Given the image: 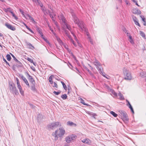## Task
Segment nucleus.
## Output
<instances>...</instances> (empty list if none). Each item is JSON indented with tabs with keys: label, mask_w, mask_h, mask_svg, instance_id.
<instances>
[{
	"label": "nucleus",
	"mask_w": 146,
	"mask_h": 146,
	"mask_svg": "<svg viewBox=\"0 0 146 146\" xmlns=\"http://www.w3.org/2000/svg\"><path fill=\"white\" fill-rule=\"evenodd\" d=\"M58 18L60 20H61L62 23H63L64 24L66 22V19L64 17L63 15L61 14L59 16H58Z\"/></svg>",
	"instance_id": "obj_12"
},
{
	"label": "nucleus",
	"mask_w": 146,
	"mask_h": 146,
	"mask_svg": "<svg viewBox=\"0 0 146 146\" xmlns=\"http://www.w3.org/2000/svg\"><path fill=\"white\" fill-rule=\"evenodd\" d=\"M71 33L73 35V36H74V38L75 40L78 43L79 41L78 40L76 36H75V35L74 34V33L72 32H71Z\"/></svg>",
	"instance_id": "obj_32"
},
{
	"label": "nucleus",
	"mask_w": 146,
	"mask_h": 146,
	"mask_svg": "<svg viewBox=\"0 0 146 146\" xmlns=\"http://www.w3.org/2000/svg\"><path fill=\"white\" fill-rule=\"evenodd\" d=\"M67 96L66 94H64L62 95L61 96V97L62 98L63 100L66 99L67 98Z\"/></svg>",
	"instance_id": "obj_33"
},
{
	"label": "nucleus",
	"mask_w": 146,
	"mask_h": 146,
	"mask_svg": "<svg viewBox=\"0 0 146 146\" xmlns=\"http://www.w3.org/2000/svg\"><path fill=\"white\" fill-rule=\"evenodd\" d=\"M80 102L83 105L87 106H89L88 104H86L84 102V100H83L82 98H80Z\"/></svg>",
	"instance_id": "obj_30"
},
{
	"label": "nucleus",
	"mask_w": 146,
	"mask_h": 146,
	"mask_svg": "<svg viewBox=\"0 0 146 146\" xmlns=\"http://www.w3.org/2000/svg\"><path fill=\"white\" fill-rule=\"evenodd\" d=\"M75 137H76V136L73 135L68 136L66 137V141L67 143H69L74 141Z\"/></svg>",
	"instance_id": "obj_9"
},
{
	"label": "nucleus",
	"mask_w": 146,
	"mask_h": 146,
	"mask_svg": "<svg viewBox=\"0 0 146 146\" xmlns=\"http://www.w3.org/2000/svg\"><path fill=\"white\" fill-rule=\"evenodd\" d=\"M20 77L23 80L24 82L25 83L27 86L28 87H29L30 85H29V82H28V81L27 80V79L26 78L22 75H20Z\"/></svg>",
	"instance_id": "obj_11"
},
{
	"label": "nucleus",
	"mask_w": 146,
	"mask_h": 146,
	"mask_svg": "<svg viewBox=\"0 0 146 146\" xmlns=\"http://www.w3.org/2000/svg\"><path fill=\"white\" fill-rule=\"evenodd\" d=\"M32 85L31 86V90L34 92L36 91V90L35 88V84H32Z\"/></svg>",
	"instance_id": "obj_23"
},
{
	"label": "nucleus",
	"mask_w": 146,
	"mask_h": 146,
	"mask_svg": "<svg viewBox=\"0 0 146 146\" xmlns=\"http://www.w3.org/2000/svg\"><path fill=\"white\" fill-rule=\"evenodd\" d=\"M20 11L21 12L22 14L26 18H27V17H26V16H25L24 14V12L22 10H20Z\"/></svg>",
	"instance_id": "obj_55"
},
{
	"label": "nucleus",
	"mask_w": 146,
	"mask_h": 146,
	"mask_svg": "<svg viewBox=\"0 0 146 146\" xmlns=\"http://www.w3.org/2000/svg\"><path fill=\"white\" fill-rule=\"evenodd\" d=\"M28 75V78L29 81L32 84H35V82L34 79L32 78V76L30 75L28 73H27Z\"/></svg>",
	"instance_id": "obj_14"
},
{
	"label": "nucleus",
	"mask_w": 146,
	"mask_h": 146,
	"mask_svg": "<svg viewBox=\"0 0 146 146\" xmlns=\"http://www.w3.org/2000/svg\"><path fill=\"white\" fill-rule=\"evenodd\" d=\"M89 114L90 115L93 117L94 118H95V117L97 116L96 114L94 113L90 112L89 113Z\"/></svg>",
	"instance_id": "obj_34"
},
{
	"label": "nucleus",
	"mask_w": 146,
	"mask_h": 146,
	"mask_svg": "<svg viewBox=\"0 0 146 146\" xmlns=\"http://www.w3.org/2000/svg\"><path fill=\"white\" fill-rule=\"evenodd\" d=\"M110 113L114 117H116L117 116V115L113 111H111Z\"/></svg>",
	"instance_id": "obj_38"
},
{
	"label": "nucleus",
	"mask_w": 146,
	"mask_h": 146,
	"mask_svg": "<svg viewBox=\"0 0 146 146\" xmlns=\"http://www.w3.org/2000/svg\"><path fill=\"white\" fill-rule=\"evenodd\" d=\"M118 96H119V99L120 100H124L125 98L123 96V95L120 92H119L118 94Z\"/></svg>",
	"instance_id": "obj_24"
},
{
	"label": "nucleus",
	"mask_w": 146,
	"mask_h": 146,
	"mask_svg": "<svg viewBox=\"0 0 146 146\" xmlns=\"http://www.w3.org/2000/svg\"><path fill=\"white\" fill-rule=\"evenodd\" d=\"M124 31L126 34H127V36H128L129 35H130L129 33H128V31L125 29H124Z\"/></svg>",
	"instance_id": "obj_47"
},
{
	"label": "nucleus",
	"mask_w": 146,
	"mask_h": 146,
	"mask_svg": "<svg viewBox=\"0 0 146 146\" xmlns=\"http://www.w3.org/2000/svg\"><path fill=\"white\" fill-rule=\"evenodd\" d=\"M6 57L8 61H10L11 59V56L9 54H7L6 56Z\"/></svg>",
	"instance_id": "obj_39"
},
{
	"label": "nucleus",
	"mask_w": 146,
	"mask_h": 146,
	"mask_svg": "<svg viewBox=\"0 0 146 146\" xmlns=\"http://www.w3.org/2000/svg\"><path fill=\"white\" fill-rule=\"evenodd\" d=\"M123 72L125 76V80H131L132 79V76L130 72L126 68H124L123 69Z\"/></svg>",
	"instance_id": "obj_4"
},
{
	"label": "nucleus",
	"mask_w": 146,
	"mask_h": 146,
	"mask_svg": "<svg viewBox=\"0 0 146 146\" xmlns=\"http://www.w3.org/2000/svg\"><path fill=\"white\" fill-rule=\"evenodd\" d=\"M111 93L114 96H117V94L113 90L111 91Z\"/></svg>",
	"instance_id": "obj_43"
},
{
	"label": "nucleus",
	"mask_w": 146,
	"mask_h": 146,
	"mask_svg": "<svg viewBox=\"0 0 146 146\" xmlns=\"http://www.w3.org/2000/svg\"><path fill=\"white\" fill-rule=\"evenodd\" d=\"M65 32L67 36H68L69 38H70V36L69 35L67 31L66 30H65Z\"/></svg>",
	"instance_id": "obj_42"
},
{
	"label": "nucleus",
	"mask_w": 146,
	"mask_h": 146,
	"mask_svg": "<svg viewBox=\"0 0 146 146\" xmlns=\"http://www.w3.org/2000/svg\"><path fill=\"white\" fill-rule=\"evenodd\" d=\"M140 76L142 78H145L146 77V72L142 71L140 73Z\"/></svg>",
	"instance_id": "obj_17"
},
{
	"label": "nucleus",
	"mask_w": 146,
	"mask_h": 146,
	"mask_svg": "<svg viewBox=\"0 0 146 146\" xmlns=\"http://www.w3.org/2000/svg\"><path fill=\"white\" fill-rule=\"evenodd\" d=\"M84 68L90 74L92 77H94V76L93 74L85 66H83Z\"/></svg>",
	"instance_id": "obj_18"
},
{
	"label": "nucleus",
	"mask_w": 146,
	"mask_h": 146,
	"mask_svg": "<svg viewBox=\"0 0 146 146\" xmlns=\"http://www.w3.org/2000/svg\"><path fill=\"white\" fill-rule=\"evenodd\" d=\"M61 83L62 84L63 86V87L64 88V89L65 90H67V86H66V85H65V83H64V82H63L61 81Z\"/></svg>",
	"instance_id": "obj_31"
},
{
	"label": "nucleus",
	"mask_w": 146,
	"mask_h": 146,
	"mask_svg": "<svg viewBox=\"0 0 146 146\" xmlns=\"http://www.w3.org/2000/svg\"><path fill=\"white\" fill-rule=\"evenodd\" d=\"M139 33L141 36L144 39H146L145 34L143 32L141 31H140Z\"/></svg>",
	"instance_id": "obj_22"
},
{
	"label": "nucleus",
	"mask_w": 146,
	"mask_h": 146,
	"mask_svg": "<svg viewBox=\"0 0 146 146\" xmlns=\"http://www.w3.org/2000/svg\"><path fill=\"white\" fill-rule=\"evenodd\" d=\"M3 61H4L5 62V63H6V64H8V65L9 66H10V65L9 64V63L7 61V60H5V58H3Z\"/></svg>",
	"instance_id": "obj_49"
},
{
	"label": "nucleus",
	"mask_w": 146,
	"mask_h": 146,
	"mask_svg": "<svg viewBox=\"0 0 146 146\" xmlns=\"http://www.w3.org/2000/svg\"><path fill=\"white\" fill-rule=\"evenodd\" d=\"M26 17H28L29 18V19L33 23H35L36 22L34 21L33 18L31 17L30 15L29 14H27L26 15Z\"/></svg>",
	"instance_id": "obj_16"
},
{
	"label": "nucleus",
	"mask_w": 146,
	"mask_h": 146,
	"mask_svg": "<svg viewBox=\"0 0 146 146\" xmlns=\"http://www.w3.org/2000/svg\"><path fill=\"white\" fill-rule=\"evenodd\" d=\"M70 12L71 13L73 20L74 23L78 25V27L80 29V30L82 31L84 29L85 31H86V30L85 29L84 27L83 22L80 21L79 19L78 18L76 15L73 12L72 10H71Z\"/></svg>",
	"instance_id": "obj_1"
},
{
	"label": "nucleus",
	"mask_w": 146,
	"mask_h": 146,
	"mask_svg": "<svg viewBox=\"0 0 146 146\" xmlns=\"http://www.w3.org/2000/svg\"><path fill=\"white\" fill-rule=\"evenodd\" d=\"M56 39L57 40V41H58V42H59V44H60L62 45L63 44V43L62 42V40H60V39L57 36H56Z\"/></svg>",
	"instance_id": "obj_26"
},
{
	"label": "nucleus",
	"mask_w": 146,
	"mask_h": 146,
	"mask_svg": "<svg viewBox=\"0 0 146 146\" xmlns=\"http://www.w3.org/2000/svg\"><path fill=\"white\" fill-rule=\"evenodd\" d=\"M93 63L96 66V68L98 71L101 72L102 68L100 62L98 60L96 59L93 62Z\"/></svg>",
	"instance_id": "obj_7"
},
{
	"label": "nucleus",
	"mask_w": 146,
	"mask_h": 146,
	"mask_svg": "<svg viewBox=\"0 0 146 146\" xmlns=\"http://www.w3.org/2000/svg\"><path fill=\"white\" fill-rule=\"evenodd\" d=\"M64 24L65 25L67 29L69 30L71 33V32H72L71 31V28L70 25L67 24L66 22L64 23Z\"/></svg>",
	"instance_id": "obj_20"
},
{
	"label": "nucleus",
	"mask_w": 146,
	"mask_h": 146,
	"mask_svg": "<svg viewBox=\"0 0 146 146\" xmlns=\"http://www.w3.org/2000/svg\"><path fill=\"white\" fill-rule=\"evenodd\" d=\"M41 37L44 40L45 38L44 37V36L43 35V34L42 35H40Z\"/></svg>",
	"instance_id": "obj_62"
},
{
	"label": "nucleus",
	"mask_w": 146,
	"mask_h": 146,
	"mask_svg": "<svg viewBox=\"0 0 146 146\" xmlns=\"http://www.w3.org/2000/svg\"><path fill=\"white\" fill-rule=\"evenodd\" d=\"M126 101L127 102V105L128 107L130 105H131L130 104V102H129V101L127 100H126Z\"/></svg>",
	"instance_id": "obj_56"
},
{
	"label": "nucleus",
	"mask_w": 146,
	"mask_h": 146,
	"mask_svg": "<svg viewBox=\"0 0 146 146\" xmlns=\"http://www.w3.org/2000/svg\"><path fill=\"white\" fill-rule=\"evenodd\" d=\"M16 81H17V85H20V83L19 81V79L17 78H16Z\"/></svg>",
	"instance_id": "obj_52"
},
{
	"label": "nucleus",
	"mask_w": 146,
	"mask_h": 146,
	"mask_svg": "<svg viewBox=\"0 0 146 146\" xmlns=\"http://www.w3.org/2000/svg\"><path fill=\"white\" fill-rule=\"evenodd\" d=\"M140 17L142 19V20L143 21V22L146 21L145 19L144 18V17L143 16L141 15Z\"/></svg>",
	"instance_id": "obj_51"
},
{
	"label": "nucleus",
	"mask_w": 146,
	"mask_h": 146,
	"mask_svg": "<svg viewBox=\"0 0 146 146\" xmlns=\"http://www.w3.org/2000/svg\"><path fill=\"white\" fill-rule=\"evenodd\" d=\"M129 42L132 44H134V42L132 39L129 40Z\"/></svg>",
	"instance_id": "obj_58"
},
{
	"label": "nucleus",
	"mask_w": 146,
	"mask_h": 146,
	"mask_svg": "<svg viewBox=\"0 0 146 146\" xmlns=\"http://www.w3.org/2000/svg\"><path fill=\"white\" fill-rule=\"evenodd\" d=\"M25 26L26 28L28 29L29 31L31 33H33V34H34V32H33V31L31 29H30L29 27L27 26L26 24H25Z\"/></svg>",
	"instance_id": "obj_37"
},
{
	"label": "nucleus",
	"mask_w": 146,
	"mask_h": 146,
	"mask_svg": "<svg viewBox=\"0 0 146 146\" xmlns=\"http://www.w3.org/2000/svg\"><path fill=\"white\" fill-rule=\"evenodd\" d=\"M17 87L19 89L22 88V87H21V86L20 84L17 85Z\"/></svg>",
	"instance_id": "obj_63"
},
{
	"label": "nucleus",
	"mask_w": 146,
	"mask_h": 146,
	"mask_svg": "<svg viewBox=\"0 0 146 146\" xmlns=\"http://www.w3.org/2000/svg\"><path fill=\"white\" fill-rule=\"evenodd\" d=\"M88 39H89V40H90V43L91 44H93V41H92V39H91V37H90V36H89V38Z\"/></svg>",
	"instance_id": "obj_53"
},
{
	"label": "nucleus",
	"mask_w": 146,
	"mask_h": 146,
	"mask_svg": "<svg viewBox=\"0 0 146 146\" xmlns=\"http://www.w3.org/2000/svg\"><path fill=\"white\" fill-rule=\"evenodd\" d=\"M19 90L20 92L21 93V95L23 96H24V91L23 90L22 88H21L19 89Z\"/></svg>",
	"instance_id": "obj_36"
},
{
	"label": "nucleus",
	"mask_w": 146,
	"mask_h": 146,
	"mask_svg": "<svg viewBox=\"0 0 146 146\" xmlns=\"http://www.w3.org/2000/svg\"><path fill=\"white\" fill-rule=\"evenodd\" d=\"M8 12H9L10 13H11L13 12L12 11V10L10 8H8Z\"/></svg>",
	"instance_id": "obj_57"
},
{
	"label": "nucleus",
	"mask_w": 146,
	"mask_h": 146,
	"mask_svg": "<svg viewBox=\"0 0 146 146\" xmlns=\"http://www.w3.org/2000/svg\"><path fill=\"white\" fill-rule=\"evenodd\" d=\"M53 93L54 94H55L56 95H58L60 93V91L56 92V91H54Z\"/></svg>",
	"instance_id": "obj_48"
},
{
	"label": "nucleus",
	"mask_w": 146,
	"mask_h": 146,
	"mask_svg": "<svg viewBox=\"0 0 146 146\" xmlns=\"http://www.w3.org/2000/svg\"><path fill=\"white\" fill-rule=\"evenodd\" d=\"M99 72L102 75L104 76V77H105V73H104V72H103V69H102V71H101V72H100V71H99Z\"/></svg>",
	"instance_id": "obj_44"
},
{
	"label": "nucleus",
	"mask_w": 146,
	"mask_h": 146,
	"mask_svg": "<svg viewBox=\"0 0 146 146\" xmlns=\"http://www.w3.org/2000/svg\"><path fill=\"white\" fill-rule=\"evenodd\" d=\"M27 60L30 62L31 63L33 62V61L32 59H31L30 58H27Z\"/></svg>",
	"instance_id": "obj_50"
},
{
	"label": "nucleus",
	"mask_w": 146,
	"mask_h": 146,
	"mask_svg": "<svg viewBox=\"0 0 146 146\" xmlns=\"http://www.w3.org/2000/svg\"><path fill=\"white\" fill-rule=\"evenodd\" d=\"M19 90L20 92L21 93V95L23 96H24V91L23 90L22 88H21L19 89Z\"/></svg>",
	"instance_id": "obj_35"
},
{
	"label": "nucleus",
	"mask_w": 146,
	"mask_h": 146,
	"mask_svg": "<svg viewBox=\"0 0 146 146\" xmlns=\"http://www.w3.org/2000/svg\"><path fill=\"white\" fill-rule=\"evenodd\" d=\"M82 141L84 143H86L88 145H90L91 144V141L88 138L84 139L82 140Z\"/></svg>",
	"instance_id": "obj_10"
},
{
	"label": "nucleus",
	"mask_w": 146,
	"mask_h": 146,
	"mask_svg": "<svg viewBox=\"0 0 146 146\" xmlns=\"http://www.w3.org/2000/svg\"><path fill=\"white\" fill-rule=\"evenodd\" d=\"M48 26L49 28L52 31V32L54 34V35H55L56 34L54 32V31L51 28V27L49 25H48Z\"/></svg>",
	"instance_id": "obj_45"
},
{
	"label": "nucleus",
	"mask_w": 146,
	"mask_h": 146,
	"mask_svg": "<svg viewBox=\"0 0 146 146\" xmlns=\"http://www.w3.org/2000/svg\"><path fill=\"white\" fill-rule=\"evenodd\" d=\"M53 86L54 87H55L56 88H58V85L56 83V82H54V85Z\"/></svg>",
	"instance_id": "obj_54"
},
{
	"label": "nucleus",
	"mask_w": 146,
	"mask_h": 146,
	"mask_svg": "<svg viewBox=\"0 0 146 146\" xmlns=\"http://www.w3.org/2000/svg\"><path fill=\"white\" fill-rule=\"evenodd\" d=\"M119 115L122 117V118L124 122L127 121L128 120V118L127 117V114L126 112L123 110H120L119 111Z\"/></svg>",
	"instance_id": "obj_5"
},
{
	"label": "nucleus",
	"mask_w": 146,
	"mask_h": 146,
	"mask_svg": "<svg viewBox=\"0 0 146 146\" xmlns=\"http://www.w3.org/2000/svg\"><path fill=\"white\" fill-rule=\"evenodd\" d=\"M59 125L61 126V125L59 122H56L54 123H53L47 125V127L50 129H52L53 128H56L58 127Z\"/></svg>",
	"instance_id": "obj_8"
},
{
	"label": "nucleus",
	"mask_w": 146,
	"mask_h": 146,
	"mask_svg": "<svg viewBox=\"0 0 146 146\" xmlns=\"http://www.w3.org/2000/svg\"><path fill=\"white\" fill-rule=\"evenodd\" d=\"M43 5L41 7V9L42 10V11H43V12L45 14H46H46H48V11H47V10H46L45 8V7H42Z\"/></svg>",
	"instance_id": "obj_21"
},
{
	"label": "nucleus",
	"mask_w": 146,
	"mask_h": 146,
	"mask_svg": "<svg viewBox=\"0 0 146 146\" xmlns=\"http://www.w3.org/2000/svg\"><path fill=\"white\" fill-rule=\"evenodd\" d=\"M65 132V130L62 128H59L55 131V133L53 136H54V139L56 140L58 139V136L59 137H61L63 135Z\"/></svg>",
	"instance_id": "obj_2"
},
{
	"label": "nucleus",
	"mask_w": 146,
	"mask_h": 146,
	"mask_svg": "<svg viewBox=\"0 0 146 146\" xmlns=\"http://www.w3.org/2000/svg\"><path fill=\"white\" fill-rule=\"evenodd\" d=\"M12 56L13 57V59L16 62H17L18 63H19V64H20V61H18L17 59L14 56V55H13L12 54H11Z\"/></svg>",
	"instance_id": "obj_28"
},
{
	"label": "nucleus",
	"mask_w": 146,
	"mask_h": 146,
	"mask_svg": "<svg viewBox=\"0 0 146 146\" xmlns=\"http://www.w3.org/2000/svg\"><path fill=\"white\" fill-rule=\"evenodd\" d=\"M44 40L47 43H48L49 44H50V43L49 41L47 40V39L45 38Z\"/></svg>",
	"instance_id": "obj_59"
},
{
	"label": "nucleus",
	"mask_w": 146,
	"mask_h": 146,
	"mask_svg": "<svg viewBox=\"0 0 146 146\" xmlns=\"http://www.w3.org/2000/svg\"><path fill=\"white\" fill-rule=\"evenodd\" d=\"M135 12H134V11H133V13H134L137 14H140L141 13V12L140 11L137 9H135Z\"/></svg>",
	"instance_id": "obj_25"
},
{
	"label": "nucleus",
	"mask_w": 146,
	"mask_h": 146,
	"mask_svg": "<svg viewBox=\"0 0 146 146\" xmlns=\"http://www.w3.org/2000/svg\"><path fill=\"white\" fill-rule=\"evenodd\" d=\"M133 20L134 22H135V25H138L139 27H140V25L139 23H138V22L137 19L136 17H133Z\"/></svg>",
	"instance_id": "obj_15"
},
{
	"label": "nucleus",
	"mask_w": 146,
	"mask_h": 146,
	"mask_svg": "<svg viewBox=\"0 0 146 146\" xmlns=\"http://www.w3.org/2000/svg\"><path fill=\"white\" fill-rule=\"evenodd\" d=\"M48 8H50L51 10V11H50L47 10L48 11V14L49 16L52 19V20L54 22V23H55V18L54 17V16L55 15L54 13V11L53 10V9L51 5H49Z\"/></svg>",
	"instance_id": "obj_6"
},
{
	"label": "nucleus",
	"mask_w": 146,
	"mask_h": 146,
	"mask_svg": "<svg viewBox=\"0 0 146 146\" xmlns=\"http://www.w3.org/2000/svg\"><path fill=\"white\" fill-rule=\"evenodd\" d=\"M27 44L29 46V48H31L32 47L34 49L35 48L33 46L32 44H31L29 42L28 43H27Z\"/></svg>",
	"instance_id": "obj_41"
},
{
	"label": "nucleus",
	"mask_w": 146,
	"mask_h": 146,
	"mask_svg": "<svg viewBox=\"0 0 146 146\" xmlns=\"http://www.w3.org/2000/svg\"><path fill=\"white\" fill-rule=\"evenodd\" d=\"M5 25L9 29H10L12 31H15L16 29L15 27L8 23H6Z\"/></svg>",
	"instance_id": "obj_13"
},
{
	"label": "nucleus",
	"mask_w": 146,
	"mask_h": 146,
	"mask_svg": "<svg viewBox=\"0 0 146 146\" xmlns=\"http://www.w3.org/2000/svg\"><path fill=\"white\" fill-rule=\"evenodd\" d=\"M36 30L40 34V35H42L43 34L42 33V30L41 29H40L38 27H37L36 28Z\"/></svg>",
	"instance_id": "obj_29"
},
{
	"label": "nucleus",
	"mask_w": 146,
	"mask_h": 146,
	"mask_svg": "<svg viewBox=\"0 0 146 146\" xmlns=\"http://www.w3.org/2000/svg\"><path fill=\"white\" fill-rule=\"evenodd\" d=\"M9 89L10 92L13 94L16 95H18L19 94V92L15 84L13 83L10 82H9Z\"/></svg>",
	"instance_id": "obj_3"
},
{
	"label": "nucleus",
	"mask_w": 146,
	"mask_h": 146,
	"mask_svg": "<svg viewBox=\"0 0 146 146\" xmlns=\"http://www.w3.org/2000/svg\"><path fill=\"white\" fill-rule=\"evenodd\" d=\"M49 80L50 83L52 84L53 83V81L52 80V78L51 76H50L49 78Z\"/></svg>",
	"instance_id": "obj_40"
},
{
	"label": "nucleus",
	"mask_w": 146,
	"mask_h": 146,
	"mask_svg": "<svg viewBox=\"0 0 146 146\" xmlns=\"http://www.w3.org/2000/svg\"><path fill=\"white\" fill-rule=\"evenodd\" d=\"M78 44L80 48H82V46L81 44H80V43H79V42H78Z\"/></svg>",
	"instance_id": "obj_64"
},
{
	"label": "nucleus",
	"mask_w": 146,
	"mask_h": 146,
	"mask_svg": "<svg viewBox=\"0 0 146 146\" xmlns=\"http://www.w3.org/2000/svg\"><path fill=\"white\" fill-rule=\"evenodd\" d=\"M12 16L14 17L15 18V19H18V18L16 16V15H15V14L13 13V12H12L11 13Z\"/></svg>",
	"instance_id": "obj_46"
},
{
	"label": "nucleus",
	"mask_w": 146,
	"mask_h": 146,
	"mask_svg": "<svg viewBox=\"0 0 146 146\" xmlns=\"http://www.w3.org/2000/svg\"><path fill=\"white\" fill-rule=\"evenodd\" d=\"M44 40L47 43H48L49 44H50V43L49 41L47 40V39L45 38Z\"/></svg>",
	"instance_id": "obj_61"
},
{
	"label": "nucleus",
	"mask_w": 146,
	"mask_h": 146,
	"mask_svg": "<svg viewBox=\"0 0 146 146\" xmlns=\"http://www.w3.org/2000/svg\"><path fill=\"white\" fill-rule=\"evenodd\" d=\"M33 2H35L37 5H39L40 7L42 6V4L41 1L39 0H32Z\"/></svg>",
	"instance_id": "obj_19"
},
{
	"label": "nucleus",
	"mask_w": 146,
	"mask_h": 146,
	"mask_svg": "<svg viewBox=\"0 0 146 146\" xmlns=\"http://www.w3.org/2000/svg\"><path fill=\"white\" fill-rule=\"evenodd\" d=\"M44 40L47 43H48L49 44H50V43L49 41L47 40V39L45 38Z\"/></svg>",
	"instance_id": "obj_60"
},
{
	"label": "nucleus",
	"mask_w": 146,
	"mask_h": 146,
	"mask_svg": "<svg viewBox=\"0 0 146 146\" xmlns=\"http://www.w3.org/2000/svg\"><path fill=\"white\" fill-rule=\"evenodd\" d=\"M67 124L70 125V126H73V125H74V126H76V124L74 123L73 122L70 121H68L67 122Z\"/></svg>",
	"instance_id": "obj_27"
}]
</instances>
